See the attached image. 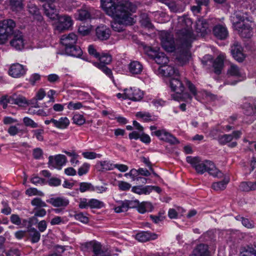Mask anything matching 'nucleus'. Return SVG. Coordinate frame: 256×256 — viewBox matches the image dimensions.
Listing matches in <instances>:
<instances>
[{
	"label": "nucleus",
	"mask_w": 256,
	"mask_h": 256,
	"mask_svg": "<svg viewBox=\"0 0 256 256\" xmlns=\"http://www.w3.org/2000/svg\"><path fill=\"white\" fill-rule=\"evenodd\" d=\"M101 6L106 14L114 20L111 26L114 30L121 32L124 27L134 23L132 13L136 7L132 2L124 0H100Z\"/></svg>",
	"instance_id": "obj_1"
},
{
	"label": "nucleus",
	"mask_w": 256,
	"mask_h": 256,
	"mask_svg": "<svg viewBox=\"0 0 256 256\" xmlns=\"http://www.w3.org/2000/svg\"><path fill=\"white\" fill-rule=\"evenodd\" d=\"M170 84L172 90L176 93L172 95L174 100H180L181 98H184L191 100L192 97L188 93H184L185 90L184 84L187 85L190 91L194 96H196L197 94L196 86L187 79L182 81L179 78V76L172 78L170 80Z\"/></svg>",
	"instance_id": "obj_2"
},
{
	"label": "nucleus",
	"mask_w": 256,
	"mask_h": 256,
	"mask_svg": "<svg viewBox=\"0 0 256 256\" xmlns=\"http://www.w3.org/2000/svg\"><path fill=\"white\" fill-rule=\"evenodd\" d=\"M186 162L192 165L198 174H203L207 172L214 177L220 178L223 176V174L216 168L214 162L210 160L202 161L200 157L188 156Z\"/></svg>",
	"instance_id": "obj_3"
},
{
	"label": "nucleus",
	"mask_w": 256,
	"mask_h": 256,
	"mask_svg": "<svg viewBox=\"0 0 256 256\" xmlns=\"http://www.w3.org/2000/svg\"><path fill=\"white\" fill-rule=\"evenodd\" d=\"M178 23L183 28L177 32V41L180 46L190 48L196 38L192 27V22L190 18H181L178 20Z\"/></svg>",
	"instance_id": "obj_4"
},
{
	"label": "nucleus",
	"mask_w": 256,
	"mask_h": 256,
	"mask_svg": "<svg viewBox=\"0 0 256 256\" xmlns=\"http://www.w3.org/2000/svg\"><path fill=\"white\" fill-rule=\"evenodd\" d=\"M16 26L14 21L6 19L0 22V44H4L14 32Z\"/></svg>",
	"instance_id": "obj_5"
},
{
	"label": "nucleus",
	"mask_w": 256,
	"mask_h": 256,
	"mask_svg": "<svg viewBox=\"0 0 256 256\" xmlns=\"http://www.w3.org/2000/svg\"><path fill=\"white\" fill-rule=\"evenodd\" d=\"M81 249L84 251L92 250L94 254L96 256L104 254L106 253H108V248L104 246H102L100 242L96 240L82 244Z\"/></svg>",
	"instance_id": "obj_6"
},
{
	"label": "nucleus",
	"mask_w": 256,
	"mask_h": 256,
	"mask_svg": "<svg viewBox=\"0 0 256 256\" xmlns=\"http://www.w3.org/2000/svg\"><path fill=\"white\" fill-rule=\"evenodd\" d=\"M224 60V56L223 54H220L214 60H212L211 56L206 55L203 58L202 62L204 66L208 64V62L212 64L214 72L218 75L221 74L223 68Z\"/></svg>",
	"instance_id": "obj_7"
},
{
	"label": "nucleus",
	"mask_w": 256,
	"mask_h": 256,
	"mask_svg": "<svg viewBox=\"0 0 256 256\" xmlns=\"http://www.w3.org/2000/svg\"><path fill=\"white\" fill-rule=\"evenodd\" d=\"M160 36L162 47L167 52H174L175 50V42L173 35L164 31L162 32Z\"/></svg>",
	"instance_id": "obj_8"
},
{
	"label": "nucleus",
	"mask_w": 256,
	"mask_h": 256,
	"mask_svg": "<svg viewBox=\"0 0 256 256\" xmlns=\"http://www.w3.org/2000/svg\"><path fill=\"white\" fill-rule=\"evenodd\" d=\"M226 74L228 77H234L238 78V80H234L230 82L226 80V84H236L238 82H240L244 79L241 70L236 64H230V66L228 68Z\"/></svg>",
	"instance_id": "obj_9"
},
{
	"label": "nucleus",
	"mask_w": 256,
	"mask_h": 256,
	"mask_svg": "<svg viewBox=\"0 0 256 256\" xmlns=\"http://www.w3.org/2000/svg\"><path fill=\"white\" fill-rule=\"evenodd\" d=\"M233 25L234 29L238 32L241 37L250 38L252 36V30L249 24L236 22H234Z\"/></svg>",
	"instance_id": "obj_10"
},
{
	"label": "nucleus",
	"mask_w": 256,
	"mask_h": 256,
	"mask_svg": "<svg viewBox=\"0 0 256 256\" xmlns=\"http://www.w3.org/2000/svg\"><path fill=\"white\" fill-rule=\"evenodd\" d=\"M152 135H154L160 140L168 142L171 144H179L178 140L166 130L162 129L154 132H152Z\"/></svg>",
	"instance_id": "obj_11"
},
{
	"label": "nucleus",
	"mask_w": 256,
	"mask_h": 256,
	"mask_svg": "<svg viewBox=\"0 0 256 256\" xmlns=\"http://www.w3.org/2000/svg\"><path fill=\"white\" fill-rule=\"evenodd\" d=\"M67 162L66 156L63 154H58L54 157L50 156L48 157V165L50 168H54L60 170L62 166Z\"/></svg>",
	"instance_id": "obj_12"
},
{
	"label": "nucleus",
	"mask_w": 256,
	"mask_h": 256,
	"mask_svg": "<svg viewBox=\"0 0 256 256\" xmlns=\"http://www.w3.org/2000/svg\"><path fill=\"white\" fill-rule=\"evenodd\" d=\"M189 48L180 46L176 52V59L179 64L183 66L188 62L190 56Z\"/></svg>",
	"instance_id": "obj_13"
},
{
	"label": "nucleus",
	"mask_w": 256,
	"mask_h": 256,
	"mask_svg": "<svg viewBox=\"0 0 256 256\" xmlns=\"http://www.w3.org/2000/svg\"><path fill=\"white\" fill-rule=\"evenodd\" d=\"M12 34H13V38L10 41V46L17 50H22L24 45V40L22 32L18 30H16Z\"/></svg>",
	"instance_id": "obj_14"
},
{
	"label": "nucleus",
	"mask_w": 256,
	"mask_h": 256,
	"mask_svg": "<svg viewBox=\"0 0 256 256\" xmlns=\"http://www.w3.org/2000/svg\"><path fill=\"white\" fill-rule=\"evenodd\" d=\"M143 95V92L139 88H130L124 90V98L134 101H138L142 98Z\"/></svg>",
	"instance_id": "obj_15"
},
{
	"label": "nucleus",
	"mask_w": 256,
	"mask_h": 256,
	"mask_svg": "<svg viewBox=\"0 0 256 256\" xmlns=\"http://www.w3.org/2000/svg\"><path fill=\"white\" fill-rule=\"evenodd\" d=\"M148 56H151L155 62L161 66H165L168 62V58L164 52H157L154 50L152 48H150Z\"/></svg>",
	"instance_id": "obj_16"
},
{
	"label": "nucleus",
	"mask_w": 256,
	"mask_h": 256,
	"mask_svg": "<svg viewBox=\"0 0 256 256\" xmlns=\"http://www.w3.org/2000/svg\"><path fill=\"white\" fill-rule=\"evenodd\" d=\"M212 34L217 38L224 40L228 36V32L226 26L222 24H216L212 28Z\"/></svg>",
	"instance_id": "obj_17"
},
{
	"label": "nucleus",
	"mask_w": 256,
	"mask_h": 256,
	"mask_svg": "<svg viewBox=\"0 0 256 256\" xmlns=\"http://www.w3.org/2000/svg\"><path fill=\"white\" fill-rule=\"evenodd\" d=\"M26 72V70L24 66L18 63L12 64L8 70L9 74L16 78L23 76Z\"/></svg>",
	"instance_id": "obj_18"
},
{
	"label": "nucleus",
	"mask_w": 256,
	"mask_h": 256,
	"mask_svg": "<svg viewBox=\"0 0 256 256\" xmlns=\"http://www.w3.org/2000/svg\"><path fill=\"white\" fill-rule=\"evenodd\" d=\"M57 19L59 20V24L57 28L60 30H68L73 24L71 17L67 15L59 16Z\"/></svg>",
	"instance_id": "obj_19"
},
{
	"label": "nucleus",
	"mask_w": 256,
	"mask_h": 256,
	"mask_svg": "<svg viewBox=\"0 0 256 256\" xmlns=\"http://www.w3.org/2000/svg\"><path fill=\"white\" fill-rule=\"evenodd\" d=\"M46 202L54 207L64 208L69 204V200L64 197H53L46 200Z\"/></svg>",
	"instance_id": "obj_20"
},
{
	"label": "nucleus",
	"mask_w": 256,
	"mask_h": 256,
	"mask_svg": "<svg viewBox=\"0 0 256 256\" xmlns=\"http://www.w3.org/2000/svg\"><path fill=\"white\" fill-rule=\"evenodd\" d=\"M53 2L45 4L43 5L44 14L46 15L52 20H56L59 16L57 10Z\"/></svg>",
	"instance_id": "obj_21"
},
{
	"label": "nucleus",
	"mask_w": 256,
	"mask_h": 256,
	"mask_svg": "<svg viewBox=\"0 0 256 256\" xmlns=\"http://www.w3.org/2000/svg\"><path fill=\"white\" fill-rule=\"evenodd\" d=\"M77 40V36L74 33L71 32L68 34L62 35L60 38V42L65 46V48H66L76 44Z\"/></svg>",
	"instance_id": "obj_22"
},
{
	"label": "nucleus",
	"mask_w": 256,
	"mask_h": 256,
	"mask_svg": "<svg viewBox=\"0 0 256 256\" xmlns=\"http://www.w3.org/2000/svg\"><path fill=\"white\" fill-rule=\"evenodd\" d=\"M160 70L165 76L176 78L179 76L178 70L172 66H160Z\"/></svg>",
	"instance_id": "obj_23"
},
{
	"label": "nucleus",
	"mask_w": 256,
	"mask_h": 256,
	"mask_svg": "<svg viewBox=\"0 0 256 256\" xmlns=\"http://www.w3.org/2000/svg\"><path fill=\"white\" fill-rule=\"evenodd\" d=\"M96 36L101 40H108L110 34V30L105 26H98L96 30Z\"/></svg>",
	"instance_id": "obj_24"
},
{
	"label": "nucleus",
	"mask_w": 256,
	"mask_h": 256,
	"mask_svg": "<svg viewBox=\"0 0 256 256\" xmlns=\"http://www.w3.org/2000/svg\"><path fill=\"white\" fill-rule=\"evenodd\" d=\"M242 50V47L238 42H234L231 47V52L233 57L240 62H242L244 59Z\"/></svg>",
	"instance_id": "obj_25"
},
{
	"label": "nucleus",
	"mask_w": 256,
	"mask_h": 256,
	"mask_svg": "<svg viewBox=\"0 0 256 256\" xmlns=\"http://www.w3.org/2000/svg\"><path fill=\"white\" fill-rule=\"evenodd\" d=\"M210 22L205 20H198L196 24V30L201 35H204L210 31L209 30Z\"/></svg>",
	"instance_id": "obj_26"
},
{
	"label": "nucleus",
	"mask_w": 256,
	"mask_h": 256,
	"mask_svg": "<svg viewBox=\"0 0 256 256\" xmlns=\"http://www.w3.org/2000/svg\"><path fill=\"white\" fill-rule=\"evenodd\" d=\"M128 70L132 75L140 74L143 70V66L140 62L134 60L128 64Z\"/></svg>",
	"instance_id": "obj_27"
},
{
	"label": "nucleus",
	"mask_w": 256,
	"mask_h": 256,
	"mask_svg": "<svg viewBox=\"0 0 256 256\" xmlns=\"http://www.w3.org/2000/svg\"><path fill=\"white\" fill-rule=\"evenodd\" d=\"M158 236L155 234H151L147 232H142L136 234V239L140 242H146L152 240H155Z\"/></svg>",
	"instance_id": "obj_28"
},
{
	"label": "nucleus",
	"mask_w": 256,
	"mask_h": 256,
	"mask_svg": "<svg viewBox=\"0 0 256 256\" xmlns=\"http://www.w3.org/2000/svg\"><path fill=\"white\" fill-rule=\"evenodd\" d=\"M65 52L68 56L77 58L80 57L82 54L80 47L76 46V44L65 48Z\"/></svg>",
	"instance_id": "obj_29"
},
{
	"label": "nucleus",
	"mask_w": 256,
	"mask_h": 256,
	"mask_svg": "<svg viewBox=\"0 0 256 256\" xmlns=\"http://www.w3.org/2000/svg\"><path fill=\"white\" fill-rule=\"evenodd\" d=\"M208 246L204 244L198 245L193 250V256H208Z\"/></svg>",
	"instance_id": "obj_30"
},
{
	"label": "nucleus",
	"mask_w": 256,
	"mask_h": 256,
	"mask_svg": "<svg viewBox=\"0 0 256 256\" xmlns=\"http://www.w3.org/2000/svg\"><path fill=\"white\" fill-rule=\"evenodd\" d=\"M76 15L78 19L84 20L90 18V9L89 8L84 6L77 10Z\"/></svg>",
	"instance_id": "obj_31"
},
{
	"label": "nucleus",
	"mask_w": 256,
	"mask_h": 256,
	"mask_svg": "<svg viewBox=\"0 0 256 256\" xmlns=\"http://www.w3.org/2000/svg\"><path fill=\"white\" fill-rule=\"evenodd\" d=\"M12 104H16L20 106H24L28 104V102L24 96L16 94L12 95Z\"/></svg>",
	"instance_id": "obj_32"
},
{
	"label": "nucleus",
	"mask_w": 256,
	"mask_h": 256,
	"mask_svg": "<svg viewBox=\"0 0 256 256\" xmlns=\"http://www.w3.org/2000/svg\"><path fill=\"white\" fill-rule=\"evenodd\" d=\"M10 10L14 12H19L23 8L22 0H8Z\"/></svg>",
	"instance_id": "obj_33"
},
{
	"label": "nucleus",
	"mask_w": 256,
	"mask_h": 256,
	"mask_svg": "<svg viewBox=\"0 0 256 256\" xmlns=\"http://www.w3.org/2000/svg\"><path fill=\"white\" fill-rule=\"evenodd\" d=\"M153 209V206L152 204L148 202H143L140 203L137 207L138 212L141 214H144L146 212H150Z\"/></svg>",
	"instance_id": "obj_34"
},
{
	"label": "nucleus",
	"mask_w": 256,
	"mask_h": 256,
	"mask_svg": "<svg viewBox=\"0 0 256 256\" xmlns=\"http://www.w3.org/2000/svg\"><path fill=\"white\" fill-rule=\"evenodd\" d=\"M240 190L242 191L248 192L256 190V182H242L239 186Z\"/></svg>",
	"instance_id": "obj_35"
},
{
	"label": "nucleus",
	"mask_w": 256,
	"mask_h": 256,
	"mask_svg": "<svg viewBox=\"0 0 256 256\" xmlns=\"http://www.w3.org/2000/svg\"><path fill=\"white\" fill-rule=\"evenodd\" d=\"M99 62H94L93 64L95 66L96 64H101L102 66H106L110 64L112 60V56L108 54H102L100 55L98 58Z\"/></svg>",
	"instance_id": "obj_36"
},
{
	"label": "nucleus",
	"mask_w": 256,
	"mask_h": 256,
	"mask_svg": "<svg viewBox=\"0 0 256 256\" xmlns=\"http://www.w3.org/2000/svg\"><path fill=\"white\" fill-rule=\"evenodd\" d=\"M34 211V216L30 218V221L34 224L38 222L37 217H44L46 214V210L43 208H40Z\"/></svg>",
	"instance_id": "obj_37"
},
{
	"label": "nucleus",
	"mask_w": 256,
	"mask_h": 256,
	"mask_svg": "<svg viewBox=\"0 0 256 256\" xmlns=\"http://www.w3.org/2000/svg\"><path fill=\"white\" fill-rule=\"evenodd\" d=\"M30 204L32 206H34V210L47 206L46 204L40 198L38 197L33 198L31 200Z\"/></svg>",
	"instance_id": "obj_38"
},
{
	"label": "nucleus",
	"mask_w": 256,
	"mask_h": 256,
	"mask_svg": "<svg viewBox=\"0 0 256 256\" xmlns=\"http://www.w3.org/2000/svg\"><path fill=\"white\" fill-rule=\"evenodd\" d=\"M150 188V187H148V186H134L132 188V191L138 194H150V191L148 190Z\"/></svg>",
	"instance_id": "obj_39"
},
{
	"label": "nucleus",
	"mask_w": 256,
	"mask_h": 256,
	"mask_svg": "<svg viewBox=\"0 0 256 256\" xmlns=\"http://www.w3.org/2000/svg\"><path fill=\"white\" fill-rule=\"evenodd\" d=\"M29 235L31 238V241L33 243L38 242L40 238V234L35 228H32L28 230Z\"/></svg>",
	"instance_id": "obj_40"
},
{
	"label": "nucleus",
	"mask_w": 256,
	"mask_h": 256,
	"mask_svg": "<svg viewBox=\"0 0 256 256\" xmlns=\"http://www.w3.org/2000/svg\"><path fill=\"white\" fill-rule=\"evenodd\" d=\"M228 180H224L222 181L214 182L212 185V188L216 191L224 190L226 188V186L228 184Z\"/></svg>",
	"instance_id": "obj_41"
},
{
	"label": "nucleus",
	"mask_w": 256,
	"mask_h": 256,
	"mask_svg": "<svg viewBox=\"0 0 256 256\" xmlns=\"http://www.w3.org/2000/svg\"><path fill=\"white\" fill-rule=\"evenodd\" d=\"M70 124V120L66 117H62L57 120V124L56 127L60 129L66 128Z\"/></svg>",
	"instance_id": "obj_42"
},
{
	"label": "nucleus",
	"mask_w": 256,
	"mask_h": 256,
	"mask_svg": "<svg viewBox=\"0 0 256 256\" xmlns=\"http://www.w3.org/2000/svg\"><path fill=\"white\" fill-rule=\"evenodd\" d=\"M255 252L254 248L249 246L241 247L240 248V256H254Z\"/></svg>",
	"instance_id": "obj_43"
},
{
	"label": "nucleus",
	"mask_w": 256,
	"mask_h": 256,
	"mask_svg": "<svg viewBox=\"0 0 256 256\" xmlns=\"http://www.w3.org/2000/svg\"><path fill=\"white\" fill-rule=\"evenodd\" d=\"M89 202L90 208H100L104 206L102 202L95 198L90 199Z\"/></svg>",
	"instance_id": "obj_44"
},
{
	"label": "nucleus",
	"mask_w": 256,
	"mask_h": 256,
	"mask_svg": "<svg viewBox=\"0 0 256 256\" xmlns=\"http://www.w3.org/2000/svg\"><path fill=\"white\" fill-rule=\"evenodd\" d=\"M244 114L246 116H256V105L254 107L250 104H246L244 108Z\"/></svg>",
	"instance_id": "obj_45"
},
{
	"label": "nucleus",
	"mask_w": 256,
	"mask_h": 256,
	"mask_svg": "<svg viewBox=\"0 0 256 256\" xmlns=\"http://www.w3.org/2000/svg\"><path fill=\"white\" fill-rule=\"evenodd\" d=\"M120 205L115 207L114 211L117 213L126 212L128 210V200L120 202Z\"/></svg>",
	"instance_id": "obj_46"
},
{
	"label": "nucleus",
	"mask_w": 256,
	"mask_h": 256,
	"mask_svg": "<svg viewBox=\"0 0 256 256\" xmlns=\"http://www.w3.org/2000/svg\"><path fill=\"white\" fill-rule=\"evenodd\" d=\"M233 140V136L230 134H223L220 136L218 137V142L222 145L226 144L231 142Z\"/></svg>",
	"instance_id": "obj_47"
},
{
	"label": "nucleus",
	"mask_w": 256,
	"mask_h": 256,
	"mask_svg": "<svg viewBox=\"0 0 256 256\" xmlns=\"http://www.w3.org/2000/svg\"><path fill=\"white\" fill-rule=\"evenodd\" d=\"M26 194L30 196H44V193L36 188H30L26 190Z\"/></svg>",
	"instance_id": "obj_48"
},
{
	"label": "nucleus",
	"mask_w": 256,
	"mask_h": 256,
	"mask_svg": "<svg viewBox=\"0 0 256 256\" xmlns=\"http://www.w3.org/2000/svg\"><path fill=\"white\" fill-rule=\"evenodd\" d=\"M236 219L237 220H241L242 225L248 228H252L254 227V224L253 222L250 220L248 218H246L240 216H237L236 217Z\"/></svg>",
	"instance_id": "obj_49"
},
{
	"label": "nucleus",
	"mask_w": 256,
	"mask_h": 256,
	"mask_svg": "<svg viewBox=\"0 0 256 256\" xmlns=\"http://www.w3.org/2000/svg\"><path fill=\"white\" fill-rule=\"evenodd\" d=\"M136 116L142 118L144 122H148L152 120V116L148 112H138L136 114Z\"/></svg>",
	"instance_id": "obj_50"
},
{
	"label": "nucleus",
	"mask_w": 256,
	"mask_h": 256,
	"mask_svg": "<svg viewBox=\"0 0 256 256\" xmlns=\"http://www.w3.org/2000/svg\"><path fill=\"white\" fill-rule=\"evenodd\" d=\"M8 104H12V96H2L0 100V105H1L4 108H6Z\"/></svg>",
	"instance_id": "obj_51"
},
{
	"label": "nucleus",
	"mask_w": 256,
	"mask_h": 256,
	"mask_svg": "<svg viewBox=\"0 0 256 256\" xmlns=\"http://www.w3.org/2000/svg\"><path fill=\"white\" fill-rule=\"evenodd\" d=\"M78 208L80 209H88L90 208L89 200L84 198L78 199Z\"/></svg>",
	"instance_id": "obj_52"
},
{
	"label": "nucleus",
	"mask_w": 256,
	"mask_h": 256,
	"mask_svg": "<svg viewBox=\"0 0 256 256\" xmlns=\"http://www.w3.org/2000/svg\"><path fill=\"white\" fill-rule=\"evenodd\" d=\"M137 172L139 174L142 175L144 176H148L150 174V173L149 172L148 170L142 168H140L138 170H132L128 174L130 176L134 175V172Z\"/></svg>",
	"instance_id": "obj_53"
},
{
	"label": "nucleus",
	"mask_w": 256,
	"mask_h": 256,
	"mask_svg": "<svg viewBox=\"0 0 256 256\" xmlns=\"http://www.w3.org/2000/svg\"><path fill=\"white\" fill-rule=\"evenodd\" d=\"M95 66L102 70L108 77H112V72L110 68L106 66H102L101 64H96Z\"/></svg>",
	"instance_id": "obj_54"
},
{
	"label": "nucleus",
	"mask_w": 256,
	"mask_h": 256,
	"mask_svg": "<svg viewBox=\"0 0 256 256\" xmlns=\"http://www.w3.org/2000/svg\"><path fill=\"white\" fill-rule=\"evenodd\" d=\"M74 123L82 125L85 122V118L84 116L80 114H76L72 118Z\"/></svg>",
	"instance_id": "obj_55"
},
{
	"label": "nucleus",
	"mask_w": 256,
	"mask_h": 256,
	"mask_svg": "<svg viewBox=\"0 0 256 256\" xmlns=\"http://www.w3.org/2000/svg\"><path fill=\"white\" fill-rule=\"evenodd\" d=\"M100 164L102 167V169L104 170H109L114 168V164H111L110 162H100Z\"/></svg>",
	"instance_id": "obj_56"
},
{
	"label": "nucleus",
	"mask_w": 256,
	"mask_h": 256,
	"mask_svg": "<svg viewBox=\"0 0 256 256\" xmlns=\"http://www.w3.org/2000/svg\"><path fill=\"white\" fill-rule=\"evenodd\" d=\"M93 186L90 183L80 182V190L82 192H84L87 190H92Z\"/></svg>",
	"instance_id": "obj_57"
},
{
	"label": "nucleus",
	"mask_w": 256,
	"mask_h": 256,
	"mask_svg": "<svg viewBox=\"0 0 256 256\" xmlns=\"http://www.w3.org/2000/svg\"><path fill=\"white\" fill-rule=\"evenodd\" d=\"M28 8L29 12L32 15H38L40 13L37 6L32 3L30 2L28 4Z\"/></svg>",
	"instance_id": "obj_58"
},
{
	"label": "nucleus",
	"mask_w": 256,
	"mask_h": 256,
	"mask_svg": "<svg viewBox=\"0 0 256 256\" xmlns=\"http://www.w3.org/2000/svg\"><path fill=\"white\" fill-rule=\"evenodd\" d=\"M23 122L26 126H30L32 128L38 127V124L28 117H24L23 119Z\"/></svg>",
	"instance_id": "obj_59"
},
{
	"label": "nucleus",
	"mask_w": 256,
	"mask_h": 256,
	"mask_svg": "<svg viewBox=\"0 0 256 256\" xmlns=\"http://www.w3.org/2000/svg\"><path fill=\"white\" fill-rule=\"evenodd\" d=\"M34 133V136L39 141H42L44 140L43 134H44V130L43 129H37L32 131Z\"/></svg>",
	"instance_id": "obj_60"
},
{
	"label": "nucleus",
	"mask_w": 256,
	"mask_h": 256,
	"mask_svg": "<svg viewBox=\"0 0 256 256\" xmlns=\"http://www.w3.org/2000/svg\"><path fill=\"white\" fill-rule=\"evenodd\" d=\"M90 165L88 163H84L80 166L78 170V174L80 176H82L84 174H86L90 168Z\"/></svg>",
	"instance_id": "obj_61"
},
{
	"label": "nucleus",
	"mask_w": 256,
	"mask_h": 256,
	"mask_svg": "<svg viewBox=\"0 0 256 256\" xmlns=\"http://www.w3.org/2000/svg\"><path fill=\"white\" fill-rule=\"evenodd\" d=\"M118 186L119 190L122 191L128 190L131 188L130 184L124 181H120Z\"/></svg>",
	"instance_id": "obj_62"
},
{
	"label": "nucleus",
	"mask_w": 256,
	"mask_h": 256,
	"mask_svg": "<svg viewBox=\"0 0 256 256\" xmlns=\"http://www.w3.org/2000/svg\"><path fill=\"white\" fill-rule=\"evenodd\" d=\"M67 107L70 110H79L82 107V105L80 102L74 103L73 102H70L68 104Z\"/></svg>",
	"instance_id": "obj_63"
},
{
	"label": "nucleus",
	"mask_w": 256,
	"mask_h": 256,
	"mask_svg": "<svg viewBox=\"0 0 256 256\" xmlns=\"http://www.w3.org/2000/svg\"><path fill=\"white\" fill-rule=\"evenodd\" d=\"M66 250H68V249L65 248L64 246H56L55 247L54 254H52L50 256H60Z\"/></svg>",
	"instance_id": "obj_64"
}]
</instances>
